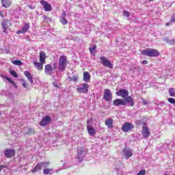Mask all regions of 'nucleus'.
Masks as SVG:
<instances>
[{
	"mask_svg": "<svg viewBox=\"0 0 175 175\" xmlns=\"http://www.w3.org/2000/svg\"><path fill=\"white\" fill-rule=\"evenodd\" d=\"M66 66H68V57L64 55H61L59 57V70H60V72L65 71V69H66Z\"/></svg>",
	"mask_w": 175,
	"mask_h": 175,
	"instance_id": "2",
	"label": "nucleus"
},
{
	"mask_svg": "<svg viewBox=\"0 0 175 175\" xmlns=\"http://www.w3.org/2000/svg\"><path fill=\"white\" fill-rule=\"evenodd\" d=\"M1 2L3 8H10L12 5V1L10 0H1Z\"/></svg>",
	"mask_w": 175,
	"mask_h": 175,
	"instance_id": "24",
	"label": "nucleus"
},
{
	"mask_svg": "<svg viewBox=\"0 0 175 175\" xmlns=\"http://www.w3.org/2000/svg\"><path fill=\"white\" fill-rule=\"evenodd\" d=\"M142 64L143 65H147V64H148V62L147 60H144L143 62H142Z\"/></svg>",
	"mask_w": 175,
	"mask_h": 175,
	"instance_id": "44",
	"label": "nucleus"
},
{
	"mask_svg": "<svg viewBox=\"0 0 175 175\" xmlns=\"http://www.w3.org/2000/svg\"><path fill=\"white\" fill-rule=\"evenodd\" d=\"M10 25H12V22L10 20L3 21L1 22V27L4 33H8V29H9Z\"/></svg>",
	"mask_w": 175,
	"mask_h": 175,
	"instance_id": "5",
	"label": "nucleus"
},
{
	"mask_svg": "<svg viewBox=\"0 0 175 175\" xmlns=\"http://www.w3.org/2000/svg\"><path fill=\"white\" fill-rule=\"evenodd\" d=\"M111 98H113L111 91L109 89H105L104 90L103 99L107 102H109V100H111Z\"/></svg>",
	"mask_w": 175,
	"mask_h": 175,
	"instance_id": "12",
	"label": "nucleus"
},
{
	"mask_svg": "<svg viewBox=\"0 0 175 175\" xmlns=\"http://www.w3.org/2000/svg\"><path fill=\"white\" fill-rule=\"evenodd\" d=\"M123 102H124L125 106H126V105H128V104H129L130 106H135V103L133 102V98H132V97H131V96H128L127 98H124L123 100Z\"/></svg>",
	"mask_w": 175,
	"mask_h": 175,
	"instance_id": "19",
	"label": "nucleus"
},
{
	"mask_svg": "<svg viewBox=\"0 0 175 175\" xmlns=\"http://www.w3.org/2000/svg\"><path fill=\"white\" fill-rule=\"evenodd\" d=\"M25 76H26L27 79L31 83V84H33V78L32 77V75L29 73L28 71L25 72Z\"/></svg>",
	"mask_w": 175,
	"mask_h": 175,
	"instance_id": "22",
	"label": "nucleus"
},
{
	"mask_svg": "<svg viewBox=\"0 0 175 175\" xmlns=\"http://www.w3.org/2000/svg\"><path fill=\"white\" fill-rule=\"evenodd\" d=\"M40 3L42 5L45 12H51V5L50 3L44 0H41Z\"/></svg>",
	"mask_w": 175,
	"mask_h": 175,
	"instance_id": "16",
	"label": "nucleus"
},
{
	"mask_svg": "<svg viewBox=\"0 0 175 175\" xmlns=\"http://www.w3.org/2000/svg\"><path fill=\"white\" fill-rule=\"evenodd\" d=\"M150 1H154V0H149Z\"/></svg>",
	"mask_w": 175,
	"mask_h": 175,
	"instance_id": "49",
	"label": "nucleus"
},
{
	"mask_svg": "<svg viewBox=\"0 0 175 175\" xmlns=\"http://www.w3.org/2000/svg\"><path fill=\"white\" fill-rule=\"evenodd\" d=\"M122 157H125L126 159H129V158H131L133 155V152L131 148L126 147L122 150Z\"/></svg>",
	"mask_w": 175,
	"mask_h": 175,
	"instance_id": "7",
	"label": "nucleus"
},
{
	"mask_svg": "<svg viewBox=\"0 0 175 175\" xmlns=\"http://www.w3.org/2000/svg\"><path fill=\"white\" fill-rule=\"evenodd\" d=\"M50 124H51V118H50V116L43 117L40 122V125H41V126H46V125H49Z\"/></svg>",
	"mask_w": 175,
	"mask_h": 175,
	"instance_id": "11",
	"label": "nucleus"
},
{
	"mask_svg": "<svg viewBox=\"0 0 175 175\" xmlns=\"http://www.w3.org/2000/svg\"><path fill=\"white\" fill-rule=\"evenodd\" d=\"M142 103L144 105H148V103H149L148 100H145L144 98H142Z\"/></svg>",
	"mask_w": 175,
	"mask_h": 175,
	"instance_id": "40",
	"label": "nucleus"
},
{
	"mask_svg": "<svg viewBox=\"0 0 175 175\" xmlns=\"http://www.w3.org/2000/svg\"><path fill=\"white\" fill-rule=\"evenodd\" d=\"M169 94H170V96H174L175 98V89L170 88L169 89Z\"/></svg>",
	"mask_w": 175,
	"mask_h": 175,
	"instance_id": "31",
	"label": "nucleus"
},
{
	"mask_svg": "<svg viewBox=\"0 0 175 175\" xmlns=\"http://www.w3.org/2000/svg\"><path fill=\"white\" fill-rule=\"evenodd\" d=\"M83 80L85 83H89L91 80V75H90V72H83Z\"/></svg>",
	"mask_w": 175,
	"mask_h": 175,
	"instance_id": "21",
	"label": "nucleus"
},
{
	"mask_svg": "<svg viewBox=\"0 0 175 175\" xmlns=\"http://www.w3.org/2000/svg\"><path fill=\"white\" fill-rule=\"evenodd\" d=\"M35 133V130L33 129H28L27 131V135H33Z\"/></svg>",
	"mask_w": 175,
	"mask_h": 175,
	"instance_id": "33",
	"label": "nucleus"
},
{
	"mask_svg": "<svg viewBox=\"0 0 175 175\" xmlns=\"http://www.w3.org/2000/svg\"><path fill=\"white\" fill-rule=\"evenodd\" d=\"M53 85L55 86L56 88H59V85H58V83H57V82H53Z\"/></svg>",
	"mask_w": 175,
	"mask_h": 175,
	"instance_id": "43",
	"label": "nucleus"
},
{
	"mask_svg": "<svg viewBox=\"0 0 175 175\" xmlns=\"http://www.w3.org/2000/svg\"><path fill=\"white\" fill-rule=\"evenodd\" d=\"M141 54H142V55H146V57H159V51L155 49L148 48L142 51Z\"/></svg>",
	"mask_w": 175,
	"mask_h": 175,
	"instance_id": "1",
	"label": "nucleus"
},
{
	"mask_svg": "<svg viewBox=\"0 0 175 175\" xmlns=\"http://www.w3.org/2000/svg\"><path fill=\"white\" fill-rule=\"evenodd\" d=\"M49 165H50V162L49 161L39 163L31 170V173H35V172H39V170H42V169H46V167H49Z\"/></svg>",
	"mask_w": 175,
	"mask_h": 175,
	"instance_id": "3",
	"label": "nucleus"
},
{
	"mask_svg": "<svg viewBox=\"0 0 175 175\" xmlns=\"http://www.w3.org/2000/svg\"><path fill=\"white\" fill-rule=\"evenodd\" d=\"M114 106H125V101L123 99L117 98L113 100Z\"/></svg>",
	"mask_w": 175,
	"mask_h": 175,
	"instance_id": "20",
	"label": "nucleus"
},
{
	"mask_svg": "<svg viewBox=\"0 0 175 175\" xmlns=\"http://www.w3.org/2000/svg\"><path fill=\"white\" fill-rule=\"evenodd\" d=\"M62 16H62V17H64V18L66 17V12H63Z\"/></svg>",
	"mask_w": 175,
	"mask_h": 175,
	"instance_id": "47",
	"label": "nucleus"
},
{
	"mask_svg": "<svg viewBox=\"0 0 175 175\" xmlns=\"http://www.w3.org/2000/svg\"><path fill=\"white\" fill-rule=\"evenodd\" d=\"M22 81H23L22 86L24 88H27V83L24 80H22Z\"/></svg>",
	"mask_w": 175,
	"mask_h": 175,
	"instance_id": "42",
	"label": "nucleus"
},
{
	"mask_svg": "<svg viewBox=\"0 0 175 175\" xmlns=\"http://www.w3.org/2000/svg\"><path fill=\"white\" fill-rule=\"evenodd\" d=\"M53 69H57V63H53Z\"/></svg>",
	"mask_w": 175,
	"mask_h": 175,
	"instance_id": "46",
	"label": "nucleus"
},
{
	"mask_svg": "<svg viewBox=\"0 0 175 175\" xmlns=\"http://www.w3.org/2000/svg\"><path fill=\"white\" fill-rule=\"evenodd\" d=\"M34 66L38 69V70H43V64L44 63H39V62H34Z\"/></svg>",
	"mask_w": 175,
	"mask_h": 175,
	"instance_id": "25",
	"label": "nucleus"
},
{
	"mask_svg": "<svg viewBox=\"0 0 175 175\" xmlns=\"http://www.w3.org/2000/svg\"><path fill=\"white\" fill-rule=\"evenodd\" d=\"M4 155L6 158H12L16 155V152L13 149L7 150L4 152Z\"/></svg>",
	"mask_w": 175,
	"mask_h": 175,
	"instance_id": "18",
	"label": "nucleus"
},
{
	"mask_svg": "<svg viewBox=\"0 0 175 175\" xmlns=\"http://www.w3.org/2000/svg\"><path fill=\"white\" fill-rule=\"evenodd\" d=\"M96 49V45H94L93 46L90 47V49H89L90 52L91 53V54H92V53L94 51H95Z\"/></svg>",
	"mask_w": 175,
	"mask_h": 175,
	"instance_id": "36",
	"label": "nucleus"
},
{
	"mask_svg": "<svg viewBox=\"0 0 175 175\" xmlns=\"http://www.w3.org/2000/svg\"><path fill=\"white\" fill-rule=\"evenodd\" d=\"M100 61L101 64L104 65V66H106L107 68H109V69H113V64L106 57H100Z\"/></svg>",
	"mask_w": 175,
	"mask_h": 175,
	"instance_id": "6",
	"label": "nucleus"
},
{
	"mask_svg": "<svg viewBox=\"0 0 175 175\" xmlns=\"http://www.w3.org/2000/svg\"><path fill=\"white\" fill-rule=\"evenodd\" d=\"M171 23H175V14H174L171 18Z\"/></svg>",
	"mask_w": 175,
	"mask_h": 175,
	"instance_id": "41",
	"label": "nucleus"
},
{
	"mask_svg": "<svg viewBox=\"0 0 175 175\" xmlns=\"http://www.w3.org/2000/svg\"><path fill=\"white\" fill-rule=\"evenodd\" d=\"M5 79L9 81V83H10V84H12L13 85H16V83H14V81H13V80H12V79L8 77H5Z\"/></svg>",
	"mask_w": 175,
	"mask_h": 175,
	"instance_id": "34",
	"label": "nucleus"
},
{
	"mask_svg": "<svg viewBox=\"0 0 175 175\" xmlns=\"http://www.w3.org/2000/svg\"><path fill=\"white\" fill-rule=\"evenodd\" d=\"M13 65H17V66H21L23 65V62L20 60H14L12 61Z\"/></svg>",
	"mask_w": 175,
	"mask_h": 175,
	"instance_id": "30",
	"label": "nucleus"
},
{
	"mask_svg": "<svg viewBox=\"0 0 175 175\" xmlns=\"http://www.w3.org/2000/svg\"><path fill=\"white\" fill-rule=\"evenodd\" d=\"M123 16H124L125 17H129L130 16V13L128 11H123Z\"/></svg>",
	"mask_w": 175,
	"mask_h": 175,
	"instance_id": "38",
	"label": "nucleus"
},
{
	"mask_svg": "<svg viewBox=\"0 0 175 175\" xmlns=\"http://www.w3.org/2000/svg\"><path fill=\"white\" fill-rule=\"evenodd\" d=\"M86 125L89 135L90 136H94L96 132L95 131V129L92 127V119L88 120Z\"/></svg>",
	"mask_w": 175,
	"mask_h": 175,
	"instance_id": "4",
	"label": "nucleus"
},
{
	"mask_svg": "<svg viewBox=\"0 0 175 175\" xmlns=\"http://www.w3.org/2000/svg\"><path fill=\"white\" fill-rule=\"evenodd\" d=\"M54 72V68L51 64H46L44 67V73L46 76H51Z\"/></svg>",
	"mask_w": 175,
	"mask_h": 175,
	"instance_id": "13",
	"label": "nucleus"
},
{
	"mask_svg": "<svg viewBox=\"0 0 175 175\" xmlns=\"http://www.w3.org/2000/svg\"><path fill=\"white\" fill-rule=\"evenodd\" d=\"M133 128H135V126H133L131 123L127 122L122 125V131L123 132H129L131 129H133Z\"/></svg>",
	"mask_w": 175,
	"mask_h": 175,
	"instance_id": "9",
	"label": "nucleus"
},
{
	"mask_svg": "<svg viewBox=\"0 0 175 175\" xmlns=\"http://www.w3.org/2000/svg\"><path fill=\"white\" fill-rule=\"evenodd\" d=\"M169 103H172V105H175V99L173 98H168Z\"/></svg>",
	"mask_w": 175,
	"mask_h": 175,
	"instance_id": "37",
	"label": "nucleus"
},
{
	"mask_svg": "<svg viewBox=\"0 0 175 175\" xmlns=\"http://www.w3.org/2000/svg\"><path fill=\"white\" fill-rule=\"evenodd\" d=\"M165 25H166L167 27H169V23H167L165 24Z\"/></svg>",
	"mask_w": 175,
	"mask_h": 175,
	"instance_id": "48",
	"label": "nucleus"
},
{
	"mask_svg": "<svg viewBox=\"0 0 175 175\" xmlns=\"http://www.w3.org/2000/svg\"><path fill=\"white\" fill-rule=\"evenodd\" d=\"M70 81H75V82H77V80H79V77H76V76H74V77H68Z\"/></svg>",
	"mask_w": 175,
	"mask_h": 175,
	"instance_id": "32",
	"label": "nucleus"
},
{
	"mask_svg": "<svg viewBox=\"0 0 175 175\" xmlns=\"http://www.w3.org/2000/svg\"><path fill=\"white\" fill-rule=\"evenodd\" d=\"M51 172H53V169H50V168H44L43 170V174H50V173H51Z\"/></svg>",
	"mask_w": 175,
	"mask_h": 175,
	"instance_id": "29",
	"label": "nucleus"
},
{
	"mask_svg": "<svg viewBox=\"0 0 175 175\" xmlns=\"http://www.w3.org/2000/svg\"><path fill=\"white\" fill-rule=\"evenodd\" d=\"M10 75H12V76H13L14 77H18V75H17V72H16V71L10 70Z\"/></svg>",
	"mask_w": 175,
	"mask_h": 175,
	"instance_id": "35",
	"label": "nucleus"
},
{
	"mask_svg": "<svg viewBox=\"0 0 175 175\" xmlns=\"http://www.w3.org/2000/svg\"><path fill=\"white\" fill-rule=\"evenodd\" d=\"M116 95L118 96H122V98H127L128 95H129V92L125 89H120L116 92Z\"/></svg>",
	"mask_w": 175,
	"mask_h": 175,
	"instance_id": "14",
	"label": "nucleus"
},
{
	"mask_svg": "<svg viewBox=\"0 0 175 175\" xmlns=\"http://www.w3.org/2000/svg\"><path fill=\"white\" fill-rule=\"evenodd\" d=\"M45 61H46V53H44L43 51H40V62H41V64H44Z\"/></svg>",
	"mask_w": 175,
	"mask_h": 175,
	"instance_id": "23",
	"label": "nucleus"
},
{
	"mask_svg": "<svg viewBox=\"0 0 175 175\" xmlns=\"http://www.w3.org/2000/svg\"><path fill=\"white\" fill-rule=\"evenodd\" d=\"M150 130L146 125V123H144V126L142 128V136L144 139H148V136H150Z\"/></svg>",
	"mask_w": 175,
	"mask_h": 175,
	"instance_id": "15",
	"label": "nucleus"
},
{
	"mask_svg": "<svg viewBox=\"0 0 175 175\" xmlns=\"http://www.w3.org/2000/svg\"><path fill=\"white\" fill-rule=\"evenodd\" d=\"M2 169H5L4 165H0V172H2Z\"/></svg>",
	"mask_w": 175,
	"mask_h": 175,
	"instance_id": "45",
	"label": "nucleus"
},
{
	"mask_svg": "<svg viewBox=\"0 0 175 175\" xmlns=\"http://www.w3.org/2000/svg\"><path fill=\"white\" fill-rule=\"evenodd\" d=\"M164 40H165V42H166V43H168L169 44H174V43H175V40L174 39L170 40L167 38H165Z\"/></svg>",
	"mask_w": 175,
	"mask_h": 175,
	"instance_id": "27",
	"label": "nucleus"
},
{
	"mask_svg": "<svg viewBox=\"0 0 175 175\" xmlns=\"http://www.w3.org/2000/svg\"><path fill=\"white\" fill-rule=\"evenodd\" d=\"M28 29H29V23L25 22L23 24V27H22V29L18 31L16 33H18V35H20V33H25V32L28 31Z\"/></svg>",
	"mask_w": 175,
	"mask_h": 175,
	"instance_id": "17",
	"label": "nucleus"
},
{
	"mask_svg": "<svg viewBox=\"0 0 175 175\" xmlns=\"http://www.w3.org/2000/svg\"><path fill=\"white\" fill-rule=\"evenodd\" d=\"M60 23H62L63 25H66V24H68V20H66L65 17L60 16Z\"/></svg>",
	"mask_w": 175,
	"mask_h": 175,
	"instance_id": "28",
	"label": "nucleus"
},
{
	"mask_svg": "<svg viewBox=\"0 0 175 175\" xmlns=\"http://www.w3.org/2000/svg\"><path fill=\"white\" fill-rule=\"evenodd\" d=\"M105 125L108 126V128H112L113 127V119L108 118L105 120Z\"/></svg>",
	"mask_w": 175,
	"mask_h": 175,
	"instance_id": "26",
	"label": "nucleus"
},
{
	"mask_svg": "<svg viewBox=\"0 0 175 175\" xmlns=\"http://www.w3.org/2000/svg\"><path fill=\"white\" fill-rule=\"evenodd\" d=\"M137 175H146L145 170H141Z\"/></svg>",
	"mask_w": 175,
	"mask_h": 175,
	"instance_id": "39",
	"label": "nucleus"
},
{
	"mask_svg": "<svg viewBox=\"0 0 175 175\" xmlns=\"http://www.w3.org/2000/svg\"><path fill=\"white\" fill-rule=\"evenodd\" d=\"M87 155V149L84 147H81L79 150H78V159L80 162L83 161V158Z\"/></svg>",
	"mask_w": 175,
	"mask_h": 175,
	"instance_id": "8",
	"label": "nucleus"
},
{
	"mask_svg": "<svg viewBox=\"0 0 175 175\" xmlns=\"http://www.w3.org/2000/svg\"><path fill=\"white\" fill-rule=\"evenodd\" d=\"M90 86L87 83H83L82 87L78 88L77 89V92L79 94H87L88 92V88Z\"/></svg>",
	"mask_w": 175,
	"mask_h": 175,
	"instance_id": "10",
	"label": "nucleus"
}]
</instances>
